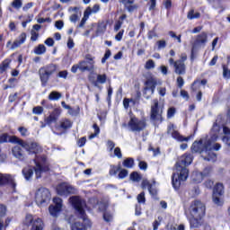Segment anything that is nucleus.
<instances>
[{
  "instance_id": "nucleus-5",
  "label": "nucleus",
  "mask_w": 230,
  "mask_h": 230,
  "mask_svg": "<svg viewBox=\"0 0 230 230\" xmlns=\"http://www.w3.org/2000/svg\"><path fill=\"white\" fill-rule=\"evenodd\" d=\"M9 141L10 143H16L24 148L29 154H39L40 152H42V147H40L37 142H24L17 137H11Z\"/></svg>"
},
{
  "instance_id": "nucleus-23",
  "label": "nucleus",
  "mask_w": 230,
  "mask_h": 230,
  "mask_svg": "<svg viewBox=\"0 0 230 230\" xmlns=\"http://www.w3.org/2000/svg\"><path fill=\"white\" fill-rule=\"evenodd\" d=\"M37 220H40V218H35L33 217V215L27 214L23 220V226H26L27 227H29V226H32L31 229H33V225L37 222Z\"/></svg>"
},
{
  "instance_id": "nucleus-25",
  "label": "nucleus",
  "mask_w": 230,
  "mask_h": 230,
  "mask_svg": "<svg viewBox=\"0 0 230 230\" xmlns=\"http://www.w3.org/2000/svg\"><path fill=\"white\" fill-rule=\"evenodd\" d=\"M223 134H224L222 137L223 143H225V145H227V146H230V128L228 127L224 126Z\"/></svg>"
},
{
  "instance_id": "nucleus-37",
  "label": "nucleus",
  "mask_w": 230,
  "mask_h": 230,
  "mask_svg": "<svg viewBox=\"0 0 230 230\" xmlns=\"http://www.w3.org/2000/svg\"><path fill=\"white\" fill-rule=\"evenodd\" d=\"M35 55H44L46 53V46L40 44L34 49Z\"/></svg>"
},
{
  "instance_id": "nucleus-61",
  "label": "nucleus",
  "mask_w": 230,
  "mask_h": 230,
  "mask_svg": "<svg viewBox=\"0 0 230 230\" xmlns=\"http://www.w3.org/2000/svg\"><path fill=\"white\" fill-rule=\"evenodd\" d=\"M103 218H104L105 222H111L112 220V215H111L109 213H105L103 215Z\"/></svg>"
},
{
  "instance_id": "nucleus-26",
  "label": "nucleus",
  "mask_w": 230,
  "mask_h": 230,
  "mask_svg": "<svg viewBox=\"0 0 230 230\" xmlns=\"http://www.w3.org/2000/svg\"><path fill=\"white\" fill-rule=\"evenodd\" d=\"M146 188L151 195H156L157 190H155V189L152 188V183H150V181H148V180H143L142 181V189L146 190Z\"/></svg>"
},
{
  "instance_id": "nucleus-1",
  "label": "nucleus",
  "mask_w": 230,
  "mask_h": 230,
  "mask_svg": "<svg viewBox=\"0 0 230 230\" xmlns=\"http://www.w3.org/2000/svg\"><path fill=\"white\" fill-rule=\"evenodd\" d=\"M211 137H205L199 142L195 141L191 146L192 152L201 154V156L205 161H215L217 159V154L213 153V141L218 139V134H220V125L215 122L210 131Z\"/></svg>"
},
{
  "instance_id": "nucleus-53",
  "label": "nucleus",
  "mask_w": 230,
  "mask_h": 230,
  "mask_svg": "<svg viewBox=\"0 0 230 230\" xmlns=\"http://www.w3.org/2000/svg\"><path fill=\"white\" fill-rule=\"evenodd\" d=\"M223 76L224 78H230V69L226 68V66L223 67Z\"/></svg>"
},
{
  "instance_id": "nucleus-29",
  "label": "nucleus",
  "mask_w": 230,
  "mask_h": 230,
  "mask_svg": "<svg viewBox=\"0 0 230 230\" xmlns=\"http://www.w3.org/2000/svg\"><path fill=\"white\" fill-rule=\"evenodd\" d=\"M22 174L27 181H30L33 177V169L31 167H25L22 170Z\"/></svg>"
},
{
  "instance_id": "nucleus-11",
  "label": "nucleus",
  "mask_w": 230,
  "mask_h": 230,
  "mask_svg": "<svg viewBox=\"0 0 230 230\" xmlns=\"http://www.w3.org/2000/svg\"><path fill=\"white\" fill-rule=\"evenodd\" d=\"M151 119L163 121V110L159 108V101L156 99L153 101V105L151 106Z\"/></svg>"
},
{
  "instance_id": "nucleus-55",
  "label": "nucleus",
  "mask_w": 230,
  "mask_h": 230,
  "mask_svg": "<svg viewBox=\"0 0 230 230\" xmlns=\"http://www.w3.org/2000/svg\"><path fill=\"white\" fill-rule=\"evenodd\" d=\"M157 46H158V49H164V48H166V41L165 40H158Z\"/></svg>"
},
{
  "instance_id": "nucleus-18",
  "label": "nucleus",
  "mask_w": 230,
  "mask_h": 230,
  "mask_svg": "<svg viewBox=\"0 0 230 230\" xmlns=\"http://www.w3.org/2000/svg\"><path fill=\"white\" fill-rule=\"evenodd\" d=\"M167 134H171L173 139H176L177 141H180V142L190 140V137H184L181 134H179L177 130H175V126L173 124H170L168 126Z\"/></svg>"
},
{
  "instance_id": "nucleus-16",
  "label": "nucleus",
  "mask_w": 230,
  "mask_h": 230,
  "mask_svg": "<svg viewBox=\"0 0 230 230\" xmlns=\"http://www.w3.org/2000/svg\"><path fill=\"white\" fill-rule=\"evenodd\" d=\"M169 64L173 66L176 75H186V64L182 63V61H175L171 58H169Z\"/></svg>"
},
{
  "instance_id": "nucleus-19",
  "label": "nucleus",
  "mask_w": 230,
  "mask_h": 230,
  "mask_svg": "<svg viewBox=\"0 0 230 230\" xmlns=\"http://www.w3.org/2000/svg\"><path fill=\"white\" fill-rule=\"evenodd\" d=\"M34 171L36 179H40L44 172L49 171V167H48V165L42 164V162H39V160H36V166L34 167Z\"/></svg>"
},
{
  "instance_id": "nucleus-43",
  "label": "nucleus",
  "mask_w": 230,
  "mask_h": 230,
  "mask_svg": "<svg viewBox=\"0 0 230 230\" xmlns=\"http://www.w3.org/2000/svg\"><path fill=\"white\" fill-rule=\"evenodd\" d=\"M11 4L15 10H20V8H22V0H13Z\"/></svg>"
},
{
  "instance_id": "nucleus-14",
  "label": "nucleus",
  "mask_w": 230,
  "mask_h": 230,
  "mask_svg": "<svg viewBox=\"0 0 230 230\" xmlns=\"http://www.w3.org/2000/svg\"><path fill=\"white\" fill-rule=\"evenodd\" d=\"M53 202L55 205H50L49 208V211L51 217H58V213L62 211V199L54 198Z\"/></svg>"
},
{
  "instance_id": "nucleus-39",
  "label": "nucleus",
  "mask_w": 230,
  "mask_h": 230,
  "mask_svg": "<svg viewBox=\"0 0 230 230\" xmlns=\"http://www.w3.org/2000/svg\"><path fill=\"white\" fill-rule=\"evenodd\" d=\"M62 98V94L58 92H51L49 95V100L53 101V100H60Z\"/></svg>"
},
{
  "instance_id": "nucleus-38",
  "label": "nucleus",
  "mask_w": 230,
  "mask_h": 230,
  "mask_svg": "<svg viewBox=\"0 0 230 230\" xmlns=\"http://www.w3.org/2000/svg\"><path fill=\"white\" fill-rule=\"evenodd\" d=\"M93 128L94 132L89 136V139H94V137L100 135V127H98V124H93Z\"/></svg>"
},
{
  "instance_id": "nucleus-48",
  "label": "nucleus",
  "mask_w": 230,
  "mask_h": 230,
  "mask_svg": "<svg viewBox=\"0 0 230 230\" xmlns=\"http://www.w3.org/2000/svg\"><path fill=\"white\" fill-rule=\"evenodd\" d=\"M33 114H42V112H44V108H42V106H36L33 108L32 110Z\"/></svg>"
},
{
  "instance_id": "nucleus-32",
  "label": "nucleus",
  "mask_w": 230,
  "mask_h": 230,
  "mask_svg": "<svg viewBox=\"0 0 230 230\" xmlns=\"http://www.w3.org/2000/svg\"><path fill=\"white\" fill-rule=\"evenodd\" d=\"M107 82V74H99L97 75L96 82L94 85H98V84H105Z\"/></svg>"
},
{
  "instance_id": "nucleus-30",
  "label": "nucleus",
  "mask_w": 230,
  "mask_h": 230,
  "mask_svg": "<svg viewBox=\"0 0 230 230\" xmlns=\"http://www.w3.org/2000/svg\"><path fill=\"white\" fill-rule=\"evenodd\" d=\"M213 195H221V196H223L224 195V184L217 183L214 187Z\"/></svg>"
},
{
  "instance_id": "nucleus-60",
  "label": "nucleus",
  "mask_w": 230,
  "mask_h": 230,
  "mask_svg": "<svg viewBox=\"0 0 230 230\" xmlns=\"http://www.w3.org/2000/svg\"><path fill=\"white\" fill-rule=\"evenodd\" d=\"M55 26H56V28H58V30H62V28H64V22L63 21H57L55 22Z\"/></svg>"
},
{
  "instance_id": "nucleus-42",
  "label": "nucleus",
  "mask_w": 230,
  "mask_h": 230,
  "mask_svg": "<svg viewBox=\"0 0 230 230\" xmlns=\"http://www.w3.org/2000/svg\"><path fill=\"white\" fill-rule=\"evenodd\" d=\"M129 178L133 182H139V181H141V175L136 172H132Z\"/></svg>"
},
{
  "instance_id": "nucleus-9",
  "label": "nucleus",
  "mask_w": 230,
  "mask_h": 230,
  "mask_svg": "<svg viewBox=\"0 0 230 230\" xmlns=\"http://www.w3.org/2000/svg\"><path fill=\"white\" fill-rule=\"evenodd\" d=\"M157 85V79L154 76L151 75L147 77L146 83H145V87H144V98L148 100L152 94L155 92V86Z\"/></svg>"
},
{
  "instance_id": "nucleus-24",
  "label": "nucleus",
  "mask_w": 230,
  "mask_h": 230,
  "mask_svg": "<svg viewBox=\"0 0 230 230\" xmlns=\"http://www.w3.org/2000/svg\"><path fill=\"white\" fill-rule=\"evenodd\" d=\"M121 3L128 12H135V10H137V5L134 4V0H121Z\"/></svg>"
},
{
  "instance_id": "nucleus-59",
  "label": "nucleus",
  "mask_w": 230,
  "mask_h": 230,
  "mask_svg": "<svg viewBox=\"0 0 230 230\" xmlns=\"http://www.w3.org/2000/svg\"><path fill=\"white\" fill-rule=\"evenodd\" d=\"M58 76L59 78H64L66 80V78H67V71L66 70H64V71H60L58 74Z\"/></svg>"
},
{
  "instance_id": "nucleus-41",
  "label": "nucleus",
  "mask_w": 230,
  "mask_h": 230,
  "mask_svg": "<svg viewBox=\"0 0 230 230\" xmlns=\"http://www.w3.org/2000/svg\"><path fill=\"white\" fill-rule=\"evenodd\" d=\"M208 84L207 80H201V81H195L192 84V90L197 91V87H200L201 85H206Z\"/></svg>"
},
{
  "instance_id": "nucleus-2",
  "label": "nucleus",
  "mask_w": 230,
  "mask_h": 230,
  "mask_svg": "<svg viewBox=\"0 0 230 230\" xmlns=\"http://www.w3.org/2000/svg\"><path fill=\"white\" fill-rule=\"evenodd\" d=\"M193 162V156L191 155L185 154L180 157L176 164V171L172 174V186L174 190H179L181 184L186 181L190 175V171L187 166H190Z\"/></svg>"
},
{
  "instance_id": "nucleus-20",
  "label": "nucleus",
  "mask_w": 230,
  "mask_h": 230,
  "mask_svg": "<svg viewBox=\"0 0 230 230\" xmlns=\"http://www.w3.org/2000/svg\"><path fill=\"white\" fill-rule=\"evenodd\" d=\"M209 172H211L209 168L205 169L203 173L199 172H194L191 175L192 181L197 183L200 182L201 181H203L205 177H208V175H209Z\"/></svg>"
},
{
  "instance_id": "nucleus-45",
  "label": "nucleus",
  "mask_w": 230,
  "mask_h": 230,
  "mask_svg": "<svg viewBox=\"0 0 230 230\" xmlns=\"http://www.w3.org/2000/svg\"><path fill=\"white\" fill-rule=\"evenodd\" d=\"M85 59L87 60L86 62L91 66L92 64V67L94 69V57L91 56V54H88L85 56Z\"/></svg>"
},
{
  "instance_id": "nucleus-21",
  "label": "nucleus",
  "mask_w": 230,
  "mask_h": 230,
  "mask_svg": "<svg viewBox=\"0 0 230 230\" xmlns=\"http://www.w3.org/2000/svg\"><path fill=\"white\" fill-rule=\"evenodd\" d=\"M73 127V122L68 119H62L58 124L56 125L58 130H67Z\"/></svg>"
},
{
  "instance_id": "nucleus-46",
  "label": "nucleus",
  "mask_w": 230,
  "mask_h": 230,
  "mask_svg": "<svg viewBox=\"0 0 230 230\" xmlns=\"http://www.w3.org/2000/svg\"><path fill=\"white\" fill-rule=\"evenodd\" d=\"M137 200L138 204H145L146 202V199L145 198V192H141L140 194L137 195Z\"/></svg>"
},
{
  "instance_id": "nucleus-7",
  "label": "nucleus",
  "mask_w": 230,
  "mask_h": 230,
  "mask_svg": "<svg viewBox=\"0 0 230 230\" xmlns=\"http://www.w3.org/2000/svg\"><path fill=\"white\" fill-rule=\"evenodd\" d=\"M57 72V66L55 65H48L40 68L39 75L40 80L41 82V85L45 87L46 84H48L49 80V76Z\"/></svg>"
},
{
  "instance_id": "nucleus-35",
  "label": "nucleus",
  "mask_w": 230,
  "mask_h": 230,
  "mask_svg": "<svg viewBox=\"0 0 230 230\" xmlns=\"http://www.w3.org/2000/svg\"><path fill=\"white\" fill-rule=\"evenodd\" d=\"M44 229V222H42V219H38L33 224V226L31 230H42Z\"/></svg>"
},
{
  "instance_id": "nucleus-4",
  "label": "nucleus",
  "mask_w": 230,
  "mask_h": 230,
  "mask_svg": "<svg viewBox=\"0 0 230 230\" xmlns=\"http://www.w3.org/2000/svg\"><path fill=\"white\" fill-rule=\"evenodd\" d=\"M69 202L81 215V218L72 225V230H86L87 227H91V220L85 216V208H87L85 201L80 196H73L69 199Z\"/></svg>"
},
{
  "instance_id": "nucleus-49",
  "label": "nucleus",
  "mask_w": 230,
  "mask_h": 230,
  "mask_svg": "<svg viewBox=\"0 0 230 230\" xmlns=\"http://www.w3.org/2000/svg\"><path fill=\"white\" fill-rule=\"evenodd\" d=\"M6 215V207L0 205V221L3 222V217Z\"/></svg>"
},
{
  "instance_id": "nucleus-52",
  "label": "nucleus",
  "mask_w": 230,
  "mask_h": 230,
  "mask_svg": "<svg viewBox=\"0 0 230 230\" xmlns=\"http://www.w3.org/2000/svg\"><path fill=\"white\" fill-rule=\"evenodd\" d=\"M31 40H32L33 42H35L37 39H39V33H37V31L33 30L31 31Z\"/></svg>"
},
{
  "instance_id": "nucleus-8",
  "label": "nucleus",
  "mask_w": 230,
  "mask_h": 230,
  "mask_svg": "<svg viewBox=\"0 0 230 230\" xmlns=\"http://www.w3.org/2000/svg\"><path fill=\"white\" fill-rule=\"evenodd\" d=\"M35 200L38 206H42V204H46L51 200V193L49 190L44 187H40L36 190L35 193Z\"/></svg>"
},
{
  "instance_id": "nucleus-47",
  "label": "nucleus",
  "mask_w": 230,
  "mask_h": 230,
  "mask_svg": "<svg viewBox=\"0 0 230 230\" xmlns=\"http://www.w3.org/2000/svg\"><path fill=\"white\" fill-rule=\"evenodd\" d=\"M120 169L121 167L119 166L118 167L116 165H111L110 169V175H116Z\"/></svg>"
},
{
  "instance_id": "nucleus-63",
  "label": "nucleus",
  "mask_w": 230,
  "mask_h": 230,
  "mask_svg": "<svg viewBox=\"0 0 230 230\" xmlns=\"http://www.w3.org/2000/svg\"><path fill=\"white\" fill-rule=\"evenodd\" d=\"M91 12L92 13H98V12H100V4H94Z\"/></svg>"
},
{
  "instance_id": "nucleus-27",
  "label": "nucleus",
  "mask_w": 230,
  "mask_h": 230,
  "mask_svg": "<svg viewBox=\"0 0 230 230\" xmlns=\"http://www.w3.org/2000/svg\"><path fill=\"white\" fill-rule=\"evenodd\" d=\"M12 152L13 155H14L16 159H24V155L22 154V149H21V146H15L13 147Z\"/></svg>"
},
{
  "instance_id": "nucleus-28",
  "label": "nucleus",
  "mask_w": 230,
  "mask_h": 230,
  "mask_svg": "<svg viewBox=\"0 0 230 230\" xmlns=\"http://www.w3.org/2000/svg\"><path fill=\"white\" fill-rule=\"evenodd\" d=\"M90 202H95L96 204L93 206L94 209H97V211H105L107 208V205L105 203H98V199H91Z\"/></svg>"
},
{
  "instance_id": "nucleus-15",
  "label": "nucleus",
  "mask_w": 230,
  "mask_h": 230,
  "mask_svg": "<svg viewBox=\"0 0 230 230\" xmlns=\"http://www.w3.org/2000/svg\"><path fill=\"white\" fill-rule=\"evenodd\" d=\"M206 42H208V33L202 32L197 37L194 44L192 45L191 54L193 55V53L197 51L198 48L206 46Z\"/></svg>"
},
{
  "instance_id": "nucleus-31",
  "label": "nucleus",
  "mask_w": 230,
  "mask_h": 230,
  "mask_svg": "<svg viewBox=\"0 0 230 230\" xmlns=\"http://www.w3.org/2000/svg\"><path fill=\"white\" fill-rule=\"evenodd\" d=\"M213 202L216 206H224V199L222 195L213 194Z\"/></svg>"
},
{
  "instance_id": "nucleus-57",
  "label": "nucleus",
  "mask_w": 230,
  "mask_h": 230,
  "mask_svg": "<svg viewBox=\"0 0 230 230\" xmlns=\"http://www.w3.org/2000/svg\"><path fill=\"white\" fill-rule=\"evenodd\" d=\"M20 134H22V136H28V128H24V127H20L18 128Z\"/></svg>"
},
{
  "instance_id": "nucleus-12",
  "label": "nucleus",
  "mask_w": 230,
  "mask_h": 230,
  "mask_svg": "<svg viewBox=\"0 0 230 230\" xmlns=\"http://www.w3.org/2000/svg\"><path fill=\"white\" fill-rule=\"evenodd\" d=\"M5 184H7L13 191H15V188H17L15 178L12 174L0 173V186H4Z\"/></svg>"
},
{
  "instance_id": "nucleus-51",
  "label": "nucleus",
  "mask_w": 230,
  "mask_h": 230,
  "mask_svg": "<svg viewBox=\"0 0 230 230\" xmlns=\"http://www.w3.org/2000/svg\"><path fill=\"white\" fill-rule=\"evenodd\" d=\"M114 156L118 157V159H121V157H123V155L121 154V149L119 147H116L114 149Z\"/></svg>"
},
{
  "instance_id": "nucleus-62",
  "label": "nucleus",
  "mask_w": 230,
  "mask_h": 230,
  "mask_svg": "<svg viewBox=\"0 0 230 230\" xmlns=\"http://www.w3.org/2000/svg\"><path fill=\"white\" fill-rule=\"evenodd\" d=\"M45 44H46V46L51 47L55 44V40H53L52 38H49L45 40Z\"/></svg>"
},
{
  "instance_id": "nucleus-6",
  "label": "nucleus",
  "mask_w": 230,
  "mask_h": 230,
  "mask_svg": "<svg viewBox=\"0 0 230 230\" xmlns=\"http://www.w3.org/2000/svg\"><path fill=\"white\" fill-rule=\"evenodd\" d=\"M128 127L131 132H141L146 128V119H137L136 116H130Z\"/></svg>"
},
{
  "instance_id": "nucleus-64",
  "label": "nucleus",
  "mask_w": 230,
  "mask_h": 230,
  "mask_svg": "<svg viewBox=\"0 0 230 230\" xmlns=\"http://www.w3.org/2000/svg\"><path fill=\"white\" fill-rule=\"evenodd\" d=\"M70 22H76L78 21V14L77 13H73L70 17Z\"/></svg>"
},
{
  "instance_id": "nucleus-44",
  "label": "nucleus",
  "mask_w": 230,
  "mask_h": 230,
  "mask_svg": "<svg viewBox=\"0 0 230 230\" xmlns=\"http://www.w3.org/2000/svg\"><path fill=\"white\" fill-rule=\"evenodd\" d=\"M123 166H125V168H132V166H134V159L127 158L123 162Z\"/></svg>"
},
{
  "instance_id": "nucleus-17",
  "label": "nucleus",
  "mask_w": 230,
  "mask_h": 230,
  "mask_svg": "<svg viewBox=\"0 0 230 230\" xmlns=\"http://www.w3.org/2000/svg\"><path fill=\"white\" fill-rule=\"evenodd\" d=\"M60 114H62V110L60 108H55L49 117L45 118V123H47V125L57 123L58 121V118H60Z\"/></svg>"
},
{
  "instance_id": "nucleus-40",
  "label": "nucleus",
  "mask_w": 230,
  "mask_h": 230,
  "mask_svg": "<svg viewBox=\"0 0 230 230\" xmlns=\"http://www.w3.org/2000/svg\"><path fill=\"white\" fill-rule=\"evenodd\" d=\"M155 68V62L153 59H148L145 64V69L150 70Z\"/></svg>"
},
{
  "instance_id": "nucleus-54",
  "label": "nucleus",
  "mask_w": 230,
  "mask_h": 230,
  "mask_svg": "<svg viewBox=\"0 0 230 230\" xmlns=\"http://www.w3.org/2000/svg\"><path fill=\"white\" fill-rule=\"evenodd\" d=\"M91 13H92V11H91V7H87L86 8V10L84 11V19H89V15H91Z\"/></svg>"
},
{
  "instance_id": "nucleus-34",
  "label": "nucleus",
  "mask_w": 230,
  "mask_h": 230,
  "mask_svg": "<svg viewBox=\"0 0 230 230\" xmlns=\"http://www.w3.org/2000/svg\"><path fill=\"white\" fill-rule=\"evenodd\" d=\"M11 62H12V60H10V59H5L3 61V63L0 65V74L4 73V71H6V69H8L10 67Z\"/></svg>"
},
{
  "instance_id": "nucleus-13",
  "label": "nucleus",
  "mask_w": 230,
  "mask_h": 230,
  "mask_svg": "<svg viewBox=\"0 0 230 230\" xmlns=\"http://www.w3.org/2000/svg\"><path fill=\"white\" fill-rule=\"evenodd\" d=\"M81 71L82 73H84V71H94V68L93 66V64H89L87 61H81L75 65H74L71 68V71L73 73H76L77 71Z\"/></svg>"
},
{
  "instance_id": "nucleus-58",
  "label": "nucleus",
  "mask_w": 230,
  "mask_h": 230,
  "mask_svg": "<svg viewBox=\"0 0 230 230\" xmlns=\"http://www.w3.org/2000/svg\"><path fill=\"white\" fill-rule=\"evenodd\" d=\"M175 115V108H170L167 111V118H173Z\"/></svg>"
},
{
  "instance_id": "nucleus-50",
  "label": "nucleus",
  "mask_w": 230,
  "mask_h": 230,
  "mask_svg": "<svg viewBox=\"0 0 230 230\" xmlns=\"http://www.w3.org/2000/svg\"><path fill=\"white\" fill-rule=\"evenodd\" d=\"M128 175V171L127 169H121L119 172L118 177L119 179H125Z\"/></svg>"
},
{
  "instance_id": "nucleus-10",
  "label": "nucleus",
  "mask_w": 230,
  "mask_h": 230,
  "mask_svg": "<svg viewBox=\"0 0 230 230\" xmlns=\"http://www.w3.org/2000/svg\"><path fill=\"white\" fill-rule=\"evenodd\" d=\"M57 192L61 197H67V195L76 193V189H75L73 186L67 184L66 182H63V183H60L58 185Z\"/></svg>"
},
{
  "instance_id": "nucleus-3",
  "label": "nucleus",
  "mask_w": 230,
  "mask_h": 230,
  "mask_svg": "<svg viewBox=\"0 0 230 230\" xmlns=\"http://www.w3.org/2000/svg\"><path fill=\"white\" fill-rule=\"evenodd\" d=\"M185 215L190 224V227L197 229L202 226V218L206 217V205L199 200H193L188 208L185 209Z\"/></svg>"
},
{
  "instance_id": "nucleus-56",
  "label": "nucleus",
  "mask_w": 230,
  "mask_h": 230,
  "mask_svg": "<svg viewBox=\"0 0 230 230\" xmlns=\"http://www.w3.org/2000/svg\"><path fill=\"white\" fill-rule=\"evenodd\" d=\"M130 102H134V101L132 99H127V98L123 100V106L125 109H128L130 105Z\"/></svg>"
},
{
  "instance_id": "nucleus-22",
  "label": "nucleus",
  "mask_w": 230,
  "mask_h": 230,
  "mask_svg": "<svg viewBox=\"0 0 230 230\" xmlns=\"http://www.w3.org/2000/svg\"><path fill=\"white\" fill-rule=\"evenodd\" d=\"M24 42H26V33H22L11 45L10 49H17V48H20Z\"/></svg>"
},
{
  "instance_id": "nucleus-33",
  "label": "nucleus",
  "mask_w": 230,
  "mask_h": 230,
  "mask_svg": "<svg viewBox=\"0 0 230 230\" xmlns=\"http://www.w3.org/2000/svg\"><path fill=\"white\" fill-rule=\"evenodd\" d=\"M106 30H107V24H105V22H99L97 26L96 35L105 33Z\"/></svg>"
},
{
  "instance_id": "nucleus-36",
  "label": "nucleus",
  "mask_w": 230,
  "mask_h": 230,
  "mask_svg": "<svg viewBox=\"0 0 230 230\" xmlns=\"http://www.w3.org/2000/svg\"><path fill=\"white\" fill-rule=\"evenodd\" d=\"M199 17H200V13H195V10L193 9L189 11L187 14V19H190V21L193 19H199Z\"/></svg>"
}]
</instances>
